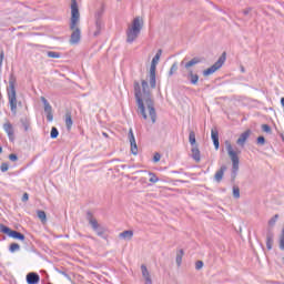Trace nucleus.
Wrapping results in <instances>:
<instances>
[{
  "mask_svg": "<svg viewBox=\"0 0 284 284\" xmlns=\"http://www.w3.org/2000/svg\"><path fill=\"white\" fill-rule=\"evenodd\" d=\"M65 125L68 130H72V114L70 112L65 113Z\"/></svg>",
  "mask_w": 284,
  "mask_h": 284,
  "instance_id": "25",
  "label": "nucleus"
},
{
  "mask_svg": "<svg viewBox=\"0 0 284 284\" xmlns=\"http://www.w3.org/2000/svg\"><path fill=\"white\" fill-rule=\"evenodd\" d=\"M257 143H258V145H265V138L258 136L257 138Z\"/></svg>",
  "mask_w": 284,
  "mask_h": 284,
  "instance_id": "43",
  "label": "nucleus"
},
{
  "mask_svg": "<svg viewBox=\"0 0 284 284\" xmlns=\"http://www.w3.org/2000/svg\"><path fill=\"white\" fill-rule=\"evenodd\" d=\"M159 161H161V154L155 153L154 156H153V162L159 163Z\"/></svg>",
  "mask_w": 284,
  "mask_h": 284,
  "instance_id": "42",
  "label": "nucleus"
},
{
  "mask_svg": "<svg viewBox=\"0 0 284 284\" xmlns=\"http://www.w3.org/2000/svg\"><path fill=\"white\" fill-rule=\"evenodd\" d=\"M226 170H227V166L222 165L220 168V170L216 171V173L214 175V180L216 181V183H221V181H223V176H224Z\"/></svg>",
  "mask_w": 284,
  "mask_h": 284,
  "instance_id": "15",
  "label": "nucleus"
},
{
  "mask_svg": "<svg viewBox=\"0 0 284 284\" xmlns=\"http://www.w3.org/2000/svg\"><path fill=\"white\" fill-rule=\"evenodd\" d=\"M251 135H252V130H246L236 140V144L240 145V148H245V143L247 142Z\"/></svg>",
  "mask_w": 284,
  "mask_h": 284,
  "instance_id": "11",
  "label": "nucleus"
},
{
  "mask_svg": "<svg viewBox=\"0 0 284 284\" xmlns=\"http://www.w3.org/2000/svg\"><path fill=\"white\" fill-rule=\"evenodd\" d=\"M281 105L284 108V98L281 99Z\"/></svg>",
  "mask_w": 284,
  "mask_h": 284,
  "instance_id": "49",
  "label": "nucleus"
},
{
  "mask_svg": "<svg viewBox=\"0 0 284 284\" xmlns=\"http://www.w3.org/2000/svg\"><path fill=\"white\" fill-rule=\"evenodd\" d=\"M195 270H203V261H197L195 263Z\"/></svg>",
  "mask_w": 284,
  "mask_h": 284,
  "instance_id": "41",
  "label": "nucleus"
},
{
  "mask_svg": "<svg viewBox=\"0 0 284 284\" xmlns=\"http://www.w3.org/2000/svg\"><path fill=\"white\" fill-rule=\"evenodd\" d=\"M199 63H201V60L199 58H193L192 60H190L184 64V68L187 70V72H190V70H192L191 68H193V65H196Z\"/></svg>",
  "mask_w": 284,
  "mask_h": 284,
  "instance_id": "22",
  "label": "nucleus"
},
{
  "mask_svg": "<svg viewBox=\"0 0 284 284\" xmlns=\"http://www.w3.org/2000/svg\"><path fill=\"white\" fill-rule=\"evenodd\" d=\"M102 134L103 136H105V139H108V133L103 132Z\"/></svg>",
  "mask_w": 284,
  "mask_h": 284,
  "instance_id": "50",
  "label": "nucleus"
},
{
  "mask_svg": "<svg viewBox=\"0 0 284 284\" xmlns=\"http://www.w3.org/2000/svg\"><path fill=\"white\" fill-rule=\"evenodd\" d=\"M9 159L10 161H18L19 158L17 156V154H10Z\"/></svg>",
  "mask_w": 284,
  "mask_h": 284,
  "instance_id": "47",
  "label": "nucleus"
},
{
  "mask_svg": "<svg viewBox=\"0 0 284 284\" xmlns=\"http://www.w3.org/2000/svg\"><path fill=\"white\" fill-rule=\"evenodd\" d=\"M103 17V9H100L95 13V30L93 32V37H99L103 34V30H105V26L103 24V20L101 19Z\"/></svg>",
  "mask_w": 284,
  "mask_h": 284,
  "instance_id": "7",
  "label": "nucleus"
},
{
  "mask_svg": "<svg viewBox=\"0 0 284 284\" xmlns=\"http://www.w3.org/2000/svg\"><path fill=\"white\" fill-rule=\"evenodd\" d=\"M47 57H49V59H61V54L57 51H48Z\"/></svg>",
  "mask_w": 284,
  "mask_h": 284,
  "instance_id": "27",
  "label": "nucleus"
},
{
  "mask_svg": "<svg viewBox=\"0 0 284 284\" xmlns=\"http://www.w3.org/2000/svg\"><path fill=\"white\" fill-rule=\"evenodd\" d=\"M135 39L136 38H134V37H129V38H126V43H134Z\"/></svg>",
  "mask_w": 284,
  "mask_h": 284,
  "instance_id": "46",
  "label": "nucleus"
},
{
  "mask_svg": "<svg viewBox=\"0 0 284 284\" xmlns=\"http://www.w3.org/2000/svg\"><path fill=\"white\" fill-rule=\"evenodd\" d=\"M10 227H8V226H6V225H3V224H1L0 223V232H1V234H7V236L10 234Z\"/></svg>",
  "mask_w": 284,
  "mask_h": 284,
  "instance_id": "29",
  "label": "nucleus"
},
{
  "mask_svg": "<svg viewBox=\"0 0 284 284\" xmlns=\"http://www.w3.org/2000/svg\"><path fill=\"white\" fill-rule=\"evenodd\" d=\"M88 221L92 230L97 233L98 236H103V234H105V227L100 225L97 219L92 216V213H88Z\"/></svg>",
  "mask_w": 284,
  "mask_h": 284,
  "instance_id": "8",
  "label": "nucleus"
},
{
  "mask_svg": "<svg viewBox=\"0 0 284 284\" xmlns=\"http://www.w3.org/2000/svg\"><path fill=\"white\" fill-rule=\"evenodd\" d=\"M189 141H190L191 145H194L196 143V134L194 133V131H191L189 133Z\"/></svg>",
  "mask_w": 284,
  "mask_h": 284,
  "instance_id": "28",
  "label": "nucleus"
},
{
  "mask_svg": "<svg viewBox=\"0 0 284 284\" xmlns=\"http://www.w3.org/2000/svg\"><path fill=\"white\" fill-rule=\"evenodd\" d=\"M81 13L79 12V3L77 0H71V22L70 30H72L71 37H81V29H79V21Z\"/></svg>",
  "mask_w": 284,
  "mask_h": 284,
  "instance_id": "2",
  "label": "nucleus"
},
{
  "mask_svg": "<svg viewBox=\"0 0 284 284\" xmlns=\"http://www.w3.org/2000/svg\"><path fill=\"white\" fill-rule=\"evenodd\" d=\"M9 250L11 253L19 252L21 250V246L18 243H12Z\"/></svg>",
  "mask_w": 284,
  "mask_h": 284,
  "instance_id": "31",
  "label": "nucleus"
},
{
  "mask_svg": "<svg viewBox=\"0 0 284 284\" xmlns=\"http://www.w3.org/2000/svg\"><path fill=\"white\" fill-rule=\"evenodd\" d=\"M39 281H41V277H39V274H37V273H29L27 275L28 284H39Z\"/></svg>",
  "mask_w": 284,
  "mask_h": 284,
  "instance_id": "17",
  "label": "nucleus"
},
{
  "mask_svg": "<svg viewBox=\"0 0 284 284\" xmlns=\"http://www.w3.org/2000/svg\"><path fill=\"white\" fill-rule=\"evenodd\" d=\"M149 83L152 89L156 88V71H150Z\"/></svg>",
  "mask_w": 284,
  "mask_h": 284,
  "instance_id": "23",
  "label": "nucleus"
},
{
  "mask_svg": "<svg viewBox=\"0 0 284 284\" xmlns=\"http://www.w3.org/2000/svg\"><path fill=\"white\" fill-rule=\"evenodd\" d=\"M184 63H185V62H184V61H182V62H181V65H183Z\"/></svg>",
  "mask_w": 284,
  "mask_h": 284,
  "instance_id": "54",
  "label": "nucleus"
},
{
  "mask_svg": "<svg viewBox=\"0 0 284 284\" xmlns=\"http://www.w3.org/2000/svg\"><path fill=\"white\" fill-rule=\"evenodd\" d=\"M1 152H3V148L0 146V154H1Z\"/></svg>",
  "mask_w": 284,
  "mask_h": 284,
  "instance_id": "51",
  "label": "nucleus"
},
{
  "mask_svg": "<svg viewBox=\"0 0 284 284\" xmlns=\"http://www.w3.org/2000/svg\"><path fill=\"white\" fill-rule=\"evenodd\" d=\"M134 236V231H124L119 234L120 239H123V241H132V237Z\"/></svg>",
  "mask_w": 284,
  "mask_h": 284,
  "instance_id": "19",
  "label": "nucleus"
},
{
  "mask_svg": "<svg viewBox=\"0 0 284 284\" xmlns=\"http://www.w3.org/2000/svg\"><path fill=\"white\" fill-rule=\"evenodd\" d=\"M8 236H10L11 239H18V241H26V235L17 231H13L12 229L9 231Z\"/></svg>",
  "mask_w": 284,
  "mask_h": 284,
  "instance_id": "20",
  "label": "nucleus"
},
{
  "mask_svg": "<svg viewBox=\"0 0 284 284\" xmlns=\"http://www.w3.org/2000/svg\"><path fill=\"white\" fill-rule=\"evenodd\" d=\"M176 70H179V64H176V62H174L170 69L169 77H172V74H174V72H176Z\"/></svg>",
  "mask_w": 284,
  "mask_h": 284,
  "instance_id": "37",
  "label": "nucleus"
},
{
  "mask_svg": "<svg viewBox=\"0 0 284 284\" xmlns=\"http://www.w3.org/2000/svg\"><path fill=\"white\" fill-rule=\"evenodd\" d=\"M278 221V214H275L270 221L268 225L270 227H274L276 225V222Z\"/></svg>",
  "mask_w": 284,
  "mask_h": 284,
  "instance_id": "33",
  "label": "nucleus"
},
{
  "mask_svg": "<svg viewBox=\"0 0 284 284\" xmlns=\"http://www.w3.org/2000/svg\"><path fill=\"white\" fill-rule=\"evenodd\" d=\"M3 130H4V132H7L9 139L11 141H14V126H12V123H10V121H7L3 124Z\"/></svg>",
  "mask_w": 284,
  "mask_h": 284,
  "instance_id": "12",
  "label": "nucleus"
},
{
  "mask_svg": "<svg viewBox=\"0 0 284 284\" xmlns=\"http://www.w3.org/2000/svg\"><path fill=\"white\" fill-rule=\"evenodd\" d=\"M37 214L41 223H48V216L45 215L44 211H38Z\"/></svg>",
  "mask_w": 284,
  "mask_h": 284,
  "instance_id": "26",
  "label": "nucleus"
},
{
  "mask_svg": "<svg viewBox=\"0 0 284 284\" xmlns=\"http://www.w3.org/2000/svg\"><path fill=\"white\" fill-rule=\"evenodd\" d=\"M161 54H163V50H158L156 54L152 59L150 71L156 72V65H159V61L161 60Z\"/></svg>",
  "mask_w": 284,
  "mask_h": 284,
  "instance_id": "13",
  "label": "nucleus"
},
{
  "mask_svg": "<svg viewBox=\"0 0 284 284\" xmlns=\"http://www.w3.org/2000/svg\"><path fill=\"white\" fill-rule=\"evenodd\" d=\"M191 152H192V159H194L196 163H200L201 162V151L199 150V146H193Z\"/></svg>",
  "mask_w": 284,
  "mask_h": 284,
  "instance_id": "21",
  "label": "nucleus"
},
{
  "mask_svg": "<svg viewBox=\"0 0 284 284\" xmlns=\"http://www.w3.org/2000/svg\"><path fill=\"white\" fill-rule=\"evenodd\" d=\"M211 139L213 141V145H214L215 150H219V148H220L219 131L216 129L211 130Z\"/></svg>",
  "mask_w": 284,
  "mask_h": 284,
  "instance_id": "16",
  "label": "nucleus"
},
{
  "mask_svg": "<svg viewBox=\"0 0 284 284\" xmlns=\"http://www.w3.org/2000/svg\"><path fill=\"white\" fill-rule=\"evenodd\" d=\"M262 130H263V132H266L267 134H270L272 132V128H270V125H267V124H263Z\"/></svg>",
  "mask_w": 284,
  "mask_h": 284,
  "instance_id": "39",
  "label": "nucleus"
},
{
  "mask_svg": "<svg viewBox=\"0 0 284 284\" xmlns=\"http://www.w3.org/2000/svg\"><path fill=\"white\" fill-rule=\"evenodd\" d=\"M50 136L51 139H57V136H59V130L57 126H52Z\"/></svg>",
  "mask_w": 284,
  "mask_h": 284,
  "instance_id": "36",
  "label": "nucleus"
},
{
  "mask_svg": "<svg viewBox=\"0 0 284 284\" xmlns=\"http://www.w3.org/2000/svg\"><path fill=\"white\" fill-rule=\"evenodd\" d=\"M241 70H242V72H245V68H243V67H242V69H241Z\"/></svg>",
  "mask_w": 284,
  "mask_h": 284,
  "instance_id": "52",
  "label": "nucleus"
},
{
  "mask_svg": "<svg viewBox=\"0 0 284 284\" xmlns=\"http://www.w3.org/2000/svg\"><path fill=\"white\" fill-rule=\"evenodd\" d=\"M29 199H30V195H29L28 193H24V194L22 195V201H23V203H26Z\"/></svg>",
  "mask_w": 284,
  "mask_h": 284,
  "instance_id": "45",
  "label": "nucleus"
},
{
  "mask_svg": "<svg viewBox=\"0 0 284 284\" xmlns=\"http://www.w3.org/2000/svg\"><path fill=\"white\" fill-rule=\"evenodd\" d=\"M135 100L138 103V114L148 121V113L152 123H156V109H154V100L150 92L148 81L142 80V83L134 82Z\"/></svg>",
  "mask_w": 284,
  "mask_h": 284,
  "instance_id": "1",
  "label": "nucleus"
},
{
  "mask_svg": "<svg viewBox=\"0 0 284 284\" xmlns=\"http://www.w3.org/2000/svg\"><path fill=\"white\" fill-rule=\"evenodd\" d=\"M233 196L234 199H241V189L239 186H233Z\"/></svg>",
  "mask_w": 284,
  "mask_h": 284,
  "instance_id": "32",
  "label": "nucleus"
},
{
  "mask_svg": "<svg viewBox=\"0 0 284 284\" xmlns=\"http://www.w3.org/2000/svg\"><path fill=\"white\" fill-rule=\"evenodd\" d=\"M272 245H274V240L272 239V235H267V237H266L267 250H272Z\"/></svg>",
  "mask_w": 284,
  "mask_h": 284,
  "instance_id": "30",
  "label": "nucleus"
},
{
  "mask_svg": "<svg viewBox=\"0 0 284 284\" xmlns=\"http://www.w3.org/2000/svg\"><path fill=\"white\" fill-rule=\"evenodd\" d=\"M251 12H252V8L251 7H248V8L243 10L244 17H247V14H250Z\"/></svg>",
  "mask_w": 284,
  "mask_h": 284,
  "instance_id": "44",
  "label": "nucleus"
},
{
  "mask_svg": "<svg viewBox=\"0 0 284 284\" xmlns=\"http://www.w3.org/2000/svg\"><path fill=\"white\" fill-rule=\"evenodd\" d=\"M41 101L44 105V113L47 114V121H54V115L52 114V105H50V102L44 97H41Z\"/></svg>",
  "mask_w": 284,
  "mask_h": 284,
  "instance_id": "9",
  "label": "nucleus"
},
{
  "mask_svg": "<svg viewBox=\"0 0 284 284\" xmlns=\"http://www.w3.org/2000/svg\"><path fill=\"white\" fill-rule=\"evenodd\" d=\"M149 176H150L149 179L150 183H159V178L156 176V174L150 172Z\"/></svg>",
  "mask_w": 284,
  "mask_h": 284,
  "instance_id": "34",
  "label": "nucleus"
},
{
  "mask_svg": "<svg viewBox=\"0 0 284 284\" xmlns=\"http://www.w3.org/2000/svg\"><path fill=\"white\" fill-rule=\"evenodd\" d=\"M17 37H21V33H18Z\"/></svg>",
  "mask_w": 284,
  "mask_h": 284,
  "instance_id": "53",
  "label": "nucleus"
},
{
  "mask_svg": "<svg viewBox=\"0 0 284 284\" xmlns=\"http://www.w3.org/2000/svg\"><path fill=\"white\" fill-rule=\"evenodd\" d=\"M143 30V19L136 17L133 19L132 24L126 30V37H139Z\"/></svg>",
  "mask_w": 284,
  "mask_h": 284,
  "instance_id": "4",
  "label": "nucleus"
},
{
  "mask_svg": "<svg viewBox=\"0 0 284 284\" xmlns=\"http://www.w3.org/2000/svg\"><path fill=\"white\" fill-rule=\"evenodd\" d=\"M9 91H8V98H9V103L11 108V112L13 114H17V89H14V79L9 80Z\"/></svg>",
  "mask_w": 284,
  "mask_h": 284,
  "instance_id": "5",
  "label": "nucleus"
},
{
  "mask_svg": "<svg viewBox=\"0 0 284 284\" xmlns=\"http://www.w3.org/2000/svg\"><path fill=\"white\" fill-rule=\"evenodd\" d=\"M225 59L226 55L224 52L213 65L203 71V77H210L214 74V72H216L217 70H221V68H223V63H225Z\"/></svg>",
  "mask_w": 284,
  "mask_h": 284,
  "instance_id": "6",
  "label": "nucleus"
},
{
  "mask_svg": "<svg viewBox=\"0 0 284 284\" xmlns=\"http://www.w3.org/2000/svg\"><path fill=\"white\" fill-rule=\"evenodd\" d=\"M185 252L183 251V248H180L176 253V257H175V262L178 267H181V263H183V256H184Z\"/></svg>",
  "mask_w": 284,
  "mask_h": 284,
  "instance_id": "24",
  "label": "nucleus"
},
{
  "mask_svg": "<svg viewBox=\"0 0 284 284\" xmlns=\"http://www.w3.org/2000/svg\"><path fill=\"white\" fill-rule=\"evenodd\" d=\"M186 79H189L192 85H196V83H199V74H194V71L192 70L187 71Z\"/></svg>",
  "mask_w": 284,
  "mask_h": 284,
  "instance_id": "18",
  "label": "nucleus"
},
{
  "mask_svg": "<svg viewBox=\"0 0 284 284\" xmlns=\"http://www.w3.org/2000/svg\"><path fill=\"white\" fill-rule=\"evenodd\" d=\"M142 277L144 278L145 284H152V276L150 275V271H148V266L145 264L141 265Z\"/></svg>",
  "mask_w": 284,
  "mask_h": 284,
  "instance_id": "14",
  "label": "nucleus"
},
{
  "mask_svg": "<svg viewBox=\"0 0 284 284\" xmlns=\"http://www.w3.org/2000/svg\"><path fill=\"white\" fill-rule=\"evenodd\" d=\"M129 143L131 145V152L134 155L139 154V146L136 145V138H134V131L132 129L129 130Z\"/></svg>",
  "mask_w": 284,
  "mask_h": 284,
  "instance_id": "10",
  "label": "nucleus"
},
{
  "mask_svg": "<svg viewBox=\"0 0 284 284\" xmlns=\"http://www.w3.org/2000/svg\"><path fill=\"white\" fill-rule=\"evenodd\" d=\"M280 250L284 251V227L282 229V234L280 236Z\"/></svg>",
  "mask_w": 284,
  "mask_h": 284,
  "instance_id": "38",
  "label": "nucleus"
},
{
  "mask_svg": "<svg viewBox=\"0 0 284 284\" xmlns=\"http://www.w3.org/2000/svg\"><path fill=\"white\" fill-rule=\"evenodd\" d=\"M10 166L8 165V163H2L0 166L1 172H8Z\"/></svg>",
  "mask_w": 284,
  "mask_h": 284,
  "instance_id": "40",
  "label": "nucleus"
},
{
  "mask_svg": "<svg viewBox=\"0 0 284 284\" xmlns=\"http://www.w3.org/2000/svg\"><path fill=\"white\" fill-rule=\"evenodd\" d=\"M3 57H4L3 51H1V53H0V70H1V65H3Z\"/></svg>",
  "mask_w": 284,
  "mask_h": 284,
  "instance_id": "48",
  "label": "nucleus"
},
{
  "mask_svg": "<svg viewBox=\"0 0 284 284\" xmlns=\"http://www.w3.org/2000/svg\"><path fill=\"white\" fill-rule=\"evenodd\" d=\"M225 148L229 158L231 159L232 162V181L236 179V174H239V154H241V151H235L234 148L232 146V143L230 141H225Z\"/></svg>",
  "mask_w": 284,
  "mask_h": 284,
  "instance_id": "3",
  "label": "nucleus"
},
{
  "mask_svg": "<svg viewBox=\"0 0 284 284\" xmlns=\"http://www.w3.org/2000/svg\"><path fill=\"white\" fill-rule=\"evenodd\" d=\"M81 41V37H71L69 42L71 45H77Z\"/></svg>",
  "mask_w": 284,
  "mask_h": 284,
  "instance_id": "35",
  "label": "nucleus"
}]
</instances>
